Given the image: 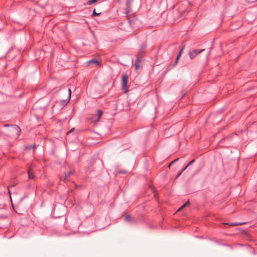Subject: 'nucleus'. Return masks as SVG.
Listing matches in <instances>:
<instances>
[{
    "instance_id": "18",
    "label": "nucleus",
    "mask_w": 257,
    "mask_h": 257,
    "mask_svg": "<svg viewBox=\"0 0 257 257\" xmlns=\"http://www.w3.org/2000/svg\"><path fill=\"white\" fill-rule=\"evenodd\" d=\"M178 160H179V158L176 159L175 160H174V161H173L171 162V164H173V163H174L175 162H176Z\"/></svg>"
},
{
    "instance_id": "9",
    "label": "nucleus",
    "mask_w": 257,
    "mask_h": 257,
    "mask_svg": "<svg viewBox=\"0 0 257 257\" xmlns=\"http://www.w3.org/2000/svg\"><path fill=\"white\" fill-rule=\"evenodd\" d=\"M190 204V203L189 201H187L184 204H183L182 206H181L177 210V211H180L184 207L186 206L187 205H189Z\"/></svg>"
},
{
    "instance_id": "6",
    "label": "nucleus",
    "mask_w": 257,
    "mask_h": 257,
    "mask_svg": "<svg viewBox=\"0 0 257 257\" xmlns=\"http://www.w3.org/2000/svg\"><path fill=\"white\" fill-rule=\"evenodd\" d=\"M71 89H69V93H68V95L67 99H66L62 101L63 105H65L66 104H67L68 103V102L69 101V100L70 99V97H71Z\"/></svg>"
},
{
    "instance_id": "19",
    "label": "nucleus",
    "mask_w": 257,
    "mask_h": 257,
    "mask_svg": "<svg viewBox=\"0 0 257 257\" xmlns=\"http://www.w3.org/2000/svg\"><path fill=\"white\" fill-rule=\"evenodd\" d=\"M194 162V160H192L187 166H189V165H190L192 163H193V162Z\"/></svg>"
},
{
    "instance_id": "21",
    "label": "nucleus",
    "mask_w": 257,
    "mask_h": 257,
    "mask_svg": "<svg viewBox=\"0 0 257 257\" xmlns=\"http://www.w3.org/2000/svg\"><path fill=\"white\" fill-rule=\"evenodd\" d=\"M74 128H72L70 131H69L68 133H67V134H69V133H70L71 132H72L73 131Z\"/></svg>"
},
{
    "instance_id": "3",
    "label": "nucleus",
    "mask_w": 257,
    "mask_h": 257,
    "mask_svg": "<svg viewBox=\"0 0 257 257\" xmlns=\"http://www.w3.org/2000/svg\"><path fill=\"white\" fill-rule=\"evenodd\" d=\"M97 113H98L97 116L94 115L92 118H90V119L91 120H92V122H98L99 120V119L103 113L102 111L100 110H98Z\"/></svg>"
},
{
    "instance_id": "17",
    "label": "nucleus",
    "mask_w": 257,
    "mask_h": 257,
    "mask_svg": "<svg viewBox=\"0 0 257 257\" xmlns=\"http://www.w3.org/2000/svg\"><path fill=\"white\" fill-rule=\"evenodd\" d=\"M130 218H131V216L128 215V216H125V220L126 221H128L130 220Z\"/></svg>"
},
{
    "instance_id": "1",
    "label": "nucleus",
    "mask_w": 257,
    "mask_h": 257,
    "mask_svg": "<svg viewBox=\"0 0 257 257\" xmlns=\"http://www.w3.org/2000/svg\"><path fill=\"white\" fill-rule=\"evenodd\" d=\"M20 133L21 130L20 127L16 125L9 126L5 130V134L11 137H17Z\"/></svg>"
},
{
    "instance_id": "7",
    "label": "nucleus",
    "mask_w": 257,
    "mask_h": 257,
    "mask_svg": "<svg viewBox=\"0 0 257 257\" xmlns=\"http://www.w3.org/2000/svg\"><path fill=\"white\" fill-rule=\"evenodd\" d=\"M88 64L89 65L91 64H95V65H99V62L95 59H92L88 62Z\"/></svg>"
},
{
    "instance_id": "15",
    "label": "nucleus",
    "mask_w": 257,
    "mask_h": 257,
    "mask_svg": "<svg viewBox=\"0 0 257 257\" xmlns=\"http://www.w3.org/2000/svg\"><path fill=\"white\" fill-rule=\"evenodd\" d=\"M100 14H101V13H100V12H99V13H97V12H96L95 9H94V10H93V16H98V15H99Z\"/></svg>"
},
{
    "instance_id": "16",
    "label": "nucleus",
    "mask_w": 257,
    "mask_h": 257,
    "mask_svg": "<svg viewBox=\"0 0 257 257\" xmlns=\"http://www.w3.org/2000/svg\"><path fill=\"white\" fill-rule=\"evenodd\" d=\"M72 173L71 171H69L68 174H65V175L64 176V179H66V178L68 177Z\"/></svg>"
},
{
    "instance_id": "23",
    "label": "nucleus",
    "mask_w": 257,
    "mask_h": 257,
    "mask_svg": "<svg viewBox=\"0 0 257 257\" xmlns=\"http://www.w3.org/2000/svg\"><path fill=\"white\" fill-rule=\"evenodd\" d=\"M173 164H171V163L169 164V167H170V166L172 165Z\"/></svg>"
},
{
    "instance_id": "5",
    "label": "nucleus",
    "mask_w": 257,
    "mask_h": 257,
    "mask_svg": "<svg viewBox=\"0 0 257 257\" xmlns=\"http://www.w3.org/2000/svg\"><path fill=\"white\" fill-rule=\"evenodd\" d=\"M204 49H202L201 50H194L192 52H189V57L190 59H192L193 58H194L196 56H197L199 53H201V52L203 51Z\"/></svg>"
},
{
    "instance_id": "2",
    "label": "nucleus",
    "mask_w": 257,
    "mask_h": 257,
    "mask_svg": "<svg viewBox=\"0 0 257 257\" xmlns=\"http://www.w3.org/2000/svg\"><path fill=\"white\" fill-rule=\"evenodd\" d=\"M127 81L128 77L126 75H124L122 77V88L124 90V92H127Z\"/></svg>"
},
{
    "instance_id": "8",
    "label": "nucleus",
    "mask_w": 257,
    "mask_h": 257,
    "mask_svg": "<svg viewBox=\"0 0 257 257\" xmlns=\"http://www.w3.org/2000/svg\"><path fill=\"white\" fill-rule=\"evenodd\" d=\"M28 175H29V179H34V174H33V173L32 172V170L31 169L29 170V172H28Z\"/></svg>"
},
{
    "instance_id": "24",
    "label": "nucleus",
    "mask_w": 257,
    "mask_h": 257,
    "mask_svg": "<svg viewBox=\"0 0 257 257\" xmlns=\"http://www.w3.org/2000/svg\"><path fill=\"white\" fill-rule=\"evenodd\" d=\"M183 13H184V12H183L182 14H181L180 17H181V16L183 15Z\"/></svg>"
},
{
    "instance_id": "22",
    "label": "nucleus",
    "mask_w": 257,
    "mask_h": 257,
    "mask_svg": "<svg viewBox=\"0 0 257 257\" xmlns=\"http://www.w3.org/2000/svg\"><path fill=\"white\" fill-rule=\"evenodd\" d=\"M188 166H186L185 168H184V169L182 170V172H183L185 170H186L187 169V168L188 167Z\"/></svg>"
},
{
    "instance_id": "10",
    "label": "nucleus",
    "mask_w": 257,
    "mask_h": 257,
    "mask_svg": "<svg viewBox=\"0 0 257 257\" xmlns=\"http://www.w3.org/2000/svg\"><path fill=\"white\" fill-rule=\"evenodd\" d=\"M244 223H237V222H234L230 224H228L230 226H236V225H240L241 224H243Z\"/></svg>"
},
{
    "instance_id": "11",
    "label": "nucleus",
    "mask_w": 257,
    "mask_h": 257,
    "mask_svg": "<svg viewBox=\"0 0 257 257\" xmlns=\"http://www.w3.org/2000/svg\"><path fill=\"white\" fill-rule=\"evenodd\" d=\"M244 223H237V222H234L230 224H228L230 226H236V225H240L241 224H243Z\"/></svg>"
},
{
    "instance_id": "12",
    "label": "nucleus",
    "mask_w": 257,
    "mask_h": 257,
    "mask_svg": "<svg viewBox=\"0 0 257 257\" xmlns=\"http://www.w3.org/2000/svg\"><path fill=\"white\" fill-rule=\"evenodd\" d=\"M139 59H138L137 60H136V61L135 62V69L136 70H138L140 69V66L139 65V64L138 63V62L139 61Z\"/></svg>"
},
{
    "instance_id": "14",
    "label": "nucleus",
    "mask_w": 257,
    "mask_h": 257,
    "mask_svg": "<svg viewBox=\"0 0 257 257\" xmlns=\"http://www.w3.org/2000/svg\"><path fill=\"white\" fill-rule=\"evenodd\" d=\"M97 1V0H90V1H89L88 2V4H88V5H92L93 3H95V2H96Z\"/></svg>"
},
{
    "instance_id": "13",
    "label": "nucleus",
    "mask_w": 257,
    "mask_h": 257,
    "mask_svg": "<svg viewBox=\"0 0 257 257\" xmlns=\"http://www.w3.org/2000/svg\"><path fill=\"white\" fill-rule=\"evenodd\" d=\"M183 50V48H182L180 51V53H179L177 57V59H176V62H177L179 58V57H180L181 55V53H182V51Z\"/></svg>"
},
{
    "instance_id": "4",
    "label": "nucleus",
    "mask_w": 257,
    "mask_h": 257,
    "mask_svg": "<svg viewBox=\"0 0 257 257\" xmlns=\"http://www.w3.org/2000/svg\"><path fill=\"white\" fill-rule=\"evenodd\" d=\"M134 3L137 4L138 5V6H139V4H140V1H139V0H128L127 3V9H132Z\"/></svg>"
},
{
    "instance_id": "20",
    "label": "nucleus",
    "mask_w": 257,
    "mask_h": 257,
    "mask_svg": "<svg viewBox=\"0 0 257 257\" xmlns=\"http://www.w3.org/2000/svg\"><path fill=\"white\" fill-rule=\"evenodd\" d=\"M182 172H183L182 171H181L180 173H178V174L177 175V176H176V178H177V177H178L179 176H180Z\"/></svg>"
}]
</instances>
